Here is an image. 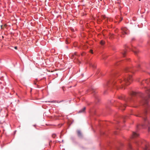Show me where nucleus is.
<instances>
[{
	"label": "nucleus",
	"mask_w": 150,
	"mask_h": 150,
	"mask_svg": "<svg viewBox=\"0 0 150 150\" xmlns=\"http://www.w3.org/2000/svg\"><path fill=\"white\" fill-rule=\"evenodd\" d=\"M144 82L149 85L148 87H145V88L146 93L147 94V97H145L144 96L143 93H137L136 92H133L132 94L133 96H139L142 98V101L141 102L142 105H144L146 107V109L143 112L140 116H137L142 117L143 120V123L142 125V126L144 128L147 127L149 131H150V123L146 117V115L148 110L150 111V105L149 103V99H150V79H146L141 83L142 85H143Z\"/></svg>",
	"instance_id": "f257e3e1"
},
{
	"label": "nucleus",
	"mask_w": 150,
	"mask_h": 150,
	"mask_svg": "<svg viewBox=\"0 0 150 150\" xmlns=\"http://www.w3.org/2000/svg\"><path fill=\"white\" fill-rule=\"evenodd\" d=\"M132 81V79L131 75L128 74L125 76L123 75L122 79H119L118 81V82L121 84V86H120V88H122L125 84L126 85H129Z\"/></svg>",
	"instance_id": "f03ea898"
},
{
	"label": "nucleus",
	"mask_w": 150,
	"mask_h": 150,
	"mask_svg": "<svg viewBox=\"0 0 150 150\" xmlns=\"http://www.w3.org/2000/svg\"><path fill=\"white\" fill-rule=\"evenodd\" d=\"M136 68L137 69H139L141 68V67H140V65L139 64L136 67L133 68L127 67L125 68V71L126 73H128L129 72L134 73V71H135Z\"/></svg>",
	"instance_id": "7ed1b4c3"
},
{
	"label": "nucleus",
	"mask_w": 150,
	"mask_h": 150,
	"mask_svg": "<svg viewBox=\"0 0 150 150\" xmlns=\"http://www.w3.org/2000/svg\"><path fill=\"white\" fill-rule=\"evenodd\" d=\"M91 93L94 95V98L96 100V102H98L100 101V99L98 98V96L97 95H96V90L93 88H92L90 90Z\"/></svg>",
	"instance_id": "20e7f679"
},
{
	"label": "nucleus",
	"mask_w": 150,
	"mask_h": 150,
	"mask_svg": "<svg viewBox=\"0 0 150 150\" xmlns=\"http://www.w3.org/2000/svg\"><path fill=\"white\" fill-rule=\"evenodd\" d=\"M117 82L114 80H112L110 81H108L107 82L106 84L104 86H108L109 85H111L112 86L114 85Z\"/></svg>",
	"instance_id": "39448f33"
},
{
	"label": "nucleus",
	"mask_w": 150,
	"mask_h": 150,
	"mask_svg": "<svg viewBox=\"0 0 150 150\" xmlns=\"http://www.w3.org/2000/svg\"><path fill=\"white\" fill-rule=\"evenodd\" d=\"M128 30L126 27H124L122 28L121 29V32L122 35L124 34H128Z\"/></svg>",
	"instance_id": "423d86ee"
},
{
	"label": "nucleus",
	"mask_w": 150,
	"mask_h": 150,
	"mask_svg": "<svg viewBox=\"0 0 150 150\" xmlns=\"http://www.w3.org/2000/svg\"><path fill=\"white\" fill-rule=\"evenodd\" d=\"M126 104H123L119 103V104L118 107L120 109L122 110H125V108L126 107Z\"/></svg>",
	"instance_id": "0eeeda50"
},
{
	"label": "nucleus",
	"mask_w": 150,
	"mask_h": 150,
	"mask_svg": "<svg viewBox=\"0 0 150 150\" xmlns=\"http://www.w3.org/2000/svg\"><path fill=\"white\" fill-rule=\"evenodd\" d=\"M127 48L128 49H129L130 50H132V49L130 47H129L128 46H126L125 47V49ZM127 50L126 49H125V50H123L122 52V55L123 57H125L126 54V52H127Z\"/></svg>",
	"instance_id": "6e6552de"
},
{
	"label": "nucleus",
	"mask_w": 150,
	"mask_h": 150,
	"mask_svg": "<svg viewBox=\"0 0 150 150\" xmlns=\"http://www.w3.org/2000/svg\"><path fill=\"white\" fill-rule=\"evenodd\" d=\"M139 134L137 133L133 132L132 133V137L133 138H135L136 137H137L139 136Z\"/></svg>",
	"instance_id": "1a4fd4ad"
},
{
	"label": "nucleus",
	"mask_w": 150,
	"mask_h": 150,
	"mask_svg": "<svg viewBox=\"0 0 150 150\" xmlns=\"http://www.w3.org/2000/svg\"><path fill=\"white\" fill-rule=\"evenodd\" d=\"M86 108L85 107H84L83 109H82L79 111V113H84L85 112V110H86Z\"/></svg>",
	"instance_id": "9d476101"
},
{
	"label": "nucleus",
	"mask_w": 150,
	"mask_h": 150,
	"mask_svg": "<svg viewBox=\"0 0 150 150\" xmlns=\"http://www.w3.org/2000/svg\"><path fill=\"white\" fill-rule=\"evenodd\" d=\"M77 134L78 136L80 137H82L81 133L80 130H78L77 131Z\"/></svg>",
	"instance_id": "9b49d317"
},
{
	"label": "nucleus",
	"mask_w": 150,
	"mask_h": 150,
	"mask_svg": "<svg viewBox=\"0 0 150 150\" xmlns=\"http://www.w3.org/2000/svg\"><path fill=\"white\" fill-rule=\"evenodd\" d=\"M127 147L128 149H132V146L130 143H129L127 145Z\"/></svg>",
	"instance_id": "f8f14e48"
},
{
	"label": "nucleus",
	"mask_w": 150,
	"mask_h": 150,
	"mask_svg": "<svg viewBox=\"0 0 150 150\" xmlns=\"http://www.w3.org/2000/svg\"><path fill=\"white\" fill-rule=\"evenodd\" d=\"M90 65L93 68H95L96 67V66L95 64H93L92 63H90Z\"/></svg>",
	"instance_id": "ddd939ff"
},
{
	"label": "nucleus",
	"mask_w": 150,
	"mask_h": 150,
	"mask_svg": "<svg viewBox=\"0 0 150 150\" xmlns=\"http://www.w3.org/2000/svg\"><path fill=\"white\" fill-rule=\"evenodd\" d=\"M56 134H53L52 135V137L53 138H55L56 137Z\"/></svg>",
	"instance_id": "4468645a"
},
{
	"label": "nucleus",
	"mask_w": 150,
	"mask_h": 150,
	"mask_svg": "<svg viewBox=\"0 0 150 150\" xmlns=\"http://www.w3.org/2000/svg\"><path fill=\"white\" fill-rule=\"evenodd\" d=\"M132 50L133 51V52H134V53L135 54H137L138 52V50H137L136 51H134L133 50Z\"/></svg>",
	"instance_id": "2eb2a0df"
},
{
	"label": "nucleus",
	"mask_w": 150,
	"mask_h": 150,
	"mask_svg": "<svg viewBox=\"0 0 150 150\" xmlns=\"http://www.w3.org/2000/svg\"><path fill=\"white\" fill-rule=\"evenodd\" d=\"M100 43L102 45H103L104 44V42H102V41H101V42H100Z\"/></svg>",
	"instance_id": "dca6fc26"
},
{
	"label": "nucleus",
	"mask_w": 150,
	"mask_h": 150,
	"mask_svg": "<svg viewBox=\"0 0 150 150\" xmlns=\"http://www.w3.org/2000/svg\"><path fill=\"white\" fill-rule=\"evenodd\" d=\"M117 150H120V148H117Z\"/></svg>",
	"instance_id": "f3484780"
},
{
	"label": "nucleus",
	"mask_w": 150,
	"mask_h": 150,
	"mask_svg": "<svg viewBox=\"0 0 150 150\" xmlns=\"http://www.w3.org/2000/svg\"><path fill=\"white\" fill-rule=\"evenodd\" d=\"M119 98L120 99H123V98L122 97H119Z\"/></svg>",
	"instance_id": "a211bd4d"
},
{
	"label": "nucleus",
	"mask_w": 150,
	"mask_h": 150,
	"mask_svg": "<svg viewBox=\"0 0 150 150\" xmlns=\"http://www.w3.org/2000/svg\"><path fill=\"white\" fill-rule=\"evenodd\" d=\"M63 100H62L61 101H59V102H58L57 103H59L60 102H63Z\"/></svg>",
	"instance_id": "6ab92c4d"
},
{
	"label": "nucleus",
	"mask_w": 150,
	"mask_h": 150,
	"mask_svg": "<svg viewBox=\"0 0 150 150\" xmlns=\"http://www.w3.org/2000/svg\"><path fill=\"white\" fill-rule=\"evenodd\" d=\"M115 74V73H114L113 74V75H112V76H114Z\"/></svg>",
	"instance_id": "aec40b11"
},
{
	"label": "nucleus",
	"mask_w": 150,
	"mask_h": 150,
	"mask_svg": "<svg viewBox=\"0 0 150 150\" xmlns=\"http://www.w3.org/2000/svg\"><path fill=\"white\" fill-rule=\"evenodd\" d=\"M14 48L16 49H17V47L16 46H15L14 47Z\"/></svg>",
	"instance_id": "412c9836"
},
{
	"label": "nucleus",
	"mask_w": 150,
	"mask_h": 150,
	"mask_svg": "<svg viewBox=\"0 0 150 150\" xmlns=\"http://www.w3.org/2000/svg\"><path fill=\"white\" fill-rule=\"evenodd\" d=\"M91 53H93V51L92 50H91Z\"/></svg>",
	"instance_id": "4be33fe9"
},
{
	"label": "nucleus",
	"mask_w": 150,
	"mask_h": 150,
	"mask_svg": "<svg viewBox=\"0 0 150 150\" xmlns=\"http://www.w3.org/2000/svg\"><path fill=\"white\" fill-rule=\"evenodd\" d=\"M53 102H54L53 101H51V103H53Z\"/></svg>",
	"instance_id": "5701e85b"
},
{
	"label": "nucleus",
	"mask_w": 150,
	"mask_h": 150,
	"mask_svg": "<svg viewBox=\"0 0 150 150\" xmlns=\"http://www.w3.org/2000/svg\"><path fill=\"white\" fill-rule=\"evenodd\" d=\"M121 146H122L123 145V144H121Z\"/></svg>",
	"instance_id": "b1692460"
},
{
	"label": "nucleus",
	"mask_w": 150,
	"mask_h": 150,
	"mask_svg": "<svg viewBox=\"0 0 150 150\" xmlns=\"http://www.w3.org/2000/svg\"><path fill=\"white\" fill-rule=\"evenodd\" d=\"M127 100H126V102H127Z\"/></svg>",
	"instance_id": "393cba45"
},
{
	"label": "nucleus",
	"mask_w": 150,
	"mask_h": 150,
	"mask_svg": "<svg viewBox=\"0 0 150 150\" xmlns=\"http://www.w3.org/2000/svg\"><path fill=\"white\" fill-rule=\"evenodd\" d=\"M117 85H116V86L117 87Z\"/></svg>",
	"instance_id": "a878e982"
},
{
	"label": "nucleus",
	"mask_w": 150,
	"mask_h": 150,
	"mask_svg": "<svg viewBox=\"0 0 150 150\" xmlns=\"http://www.w3.org/2000/svg\"><path fill=\"white\" fill-rule=\"evenodd\" d=\"M121 37H123V36H122H122H121Z\"/></svg>",
	"instance_id": "bb28decb"
},
{
	"label": "nucleus",
	"mask_w": 150,
	"mask_h": 150,
	"mask_svg": "<svg viewBox=\"0 0 150 150\" xmlns=\"http://www.w3.org/2000/svg\"><path fill=\"white\" fill-rule=\"evenodd\" d=\"M62 142H63V140H62Z\"/></svg>",
	"instance_id": "cd10ccee"
},
{
	"label": "nucleus",
	"mask_w": 150,
	"mask_h": 150,
	"mask_svg": "<svg viewBox=\"0 0 150 150\" xmlns=\"http://www.w3.org/2000/svg\"><path fill=\"white\" fill-rule=\"evenodd\" d=\"M139 0L140 1L141 0Z\"/></svg>",
	"instance_id": "c85d7f7f"
}]
</instances>
